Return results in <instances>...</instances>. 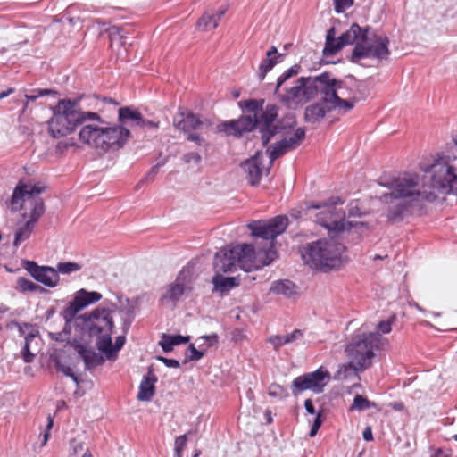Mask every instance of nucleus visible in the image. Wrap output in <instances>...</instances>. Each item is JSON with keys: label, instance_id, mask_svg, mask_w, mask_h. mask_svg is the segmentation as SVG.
<instances>
[{"label": "nucleus", "instance_id": "obj_37", "mask_svg": "<svg viewBox=\"0 0 457 457\" xmlns=\"http://www.w3.org/2000/svg\"><path fill=\"white\" fill-rule=\"evenodd\" d=\"M375 404L370 402L366 397L361 395H356L353 398V404L350 408L351 411H364L370 407H373Z\"/></svg>", "mask_w": 457, "mask_h": 457}, {"label": "nucleus", "instance_id": "obj_46", "mask_svg": "<svg viewBox=\"0 0 457 457\" xmlns=\"http://www.w3.org/2000/svg\"><path fill=\"white\" fill-rule=\"evenodd\" d=\"M187 435L179 436L175 440L174 457H182V452L187 445Z\"/></svg>", "mask_w": 457, "mask_h": 457}, {"label": "nucleus", "instance_id": "obj_25", "mask_svg": "<svg viewBox=\"0 0 457 457\" xmlns=\"http://www.w3.org/2000/svg\"><path fill=\"white\" fill-rule=\"evenodd\" d=\"M113 328L110 330H103L101 332H96L94 336H96V346L97 349L105 354L108 359L113 357V345L112 340V334Z\"/></svg>", "mask_w": 457, "mask_h": 457}, {"label": "nucleus", "instance_id": "obj_49", "mask_svg": "<svg viewBox=\"0 0 457 457\" xmlns=\"http://www.w3.org/2000/svg\"><path fill=\"white\" fill-rule=\"evenodd\" d=\"M335 5V12L337 13H342L346 9L350 8L353 4V0H333Z\"/></svg>", "mask_w": 457, "mask_h": 457}, {"label": "nucleus", "instance_id": "obj_64", "mask_svg": "<svg viewBox=\"0 0 457 457\" xmlns=\"http://www.w3.org/2000/svg\"><path fill=\"white\" fill-rule=\"evenodd\" d=\"M130 325H131V320H129L127 318H123L122 331L124 334H126L129 331Z\"/></svg>", "mask_w": 457, "mask_h": 457}, {"label": "nucleus", "instance_id": "obj_47", "mask_svg": "<svg viewBox=\"0 0 457 457\" xmlns=\"http://www.w3.org/2000/svg\"><path fill=\"white\" fill-rule=\"evenodd\" d=\"M187 351L189 352L187 355L189 361H199L204 355L205 349H196L194 344H190Z\"/></svg>", "mask_w": 457, "mask_h": 457}, {"label": "nucleus", "instance_id": "obj_44", "mask_svg": "<svg viewBox=\"0 0 457 457\" xmlns=\"http://www.w3.org/2000/svg\"><path fill=\"white\" fill-rule=\"evenodd\" d=\"M107 31L109 34L111 45H112L114 43V41H116V40H118L120 42V46H123L125 44V41H124L125 37L123 35H121L120 28H119L117 26H112V27L109 28L107 29Z\"/></svg>", "mask_w": 457, "mask_h": 457}, {"label": "nucleus", "instance_id": "obj_57", "mask_svg": "<svg viewBox=\"0 0 457 457\" xmlns=\"http://www.w3.org/2000/svg\"><path fill=\"white\" fill-rule=\"evenodd\" d=\"M126 342V337L124 335L119 336L116 337L115 344L113 345V356L116 355L117 352L120 351Z\"/></svg>", "mask_w": 457, "mask_h": 457}, {"label": "nucleus", "instance_id": "obj_58", "mask_svg": "<svg viewBox=\"0 0 457 457\" xmlns=\"http://www.w3.org/2000/svg\"><path fill=\"white\" fill-rule=\"evenodd\" d=\"M183 159L186 162H195V163H199L201 155L198 153H188L184 155Z\"/></svg>", "mask_w": 457, "mask_h": 457}, {"label": "nucleus", "instance_id": "obj_55", "mask_svg": "<svg viewBox=\"0 0 457 457\" xmlns=\"http://www.w3.org/2000/svg\"><path fill=\"white\" fill-rule=\"evenodd\" d=\"M348 215L350 217H360L361 215V212L358 206V202H351L348 208Z\"/></svg>", "mask_w": 457, "mask_h": 457}, {"label": "nucleus", "instance_id": "obj_42", "mask_svg": "<svg viewBox=\"0 0 457 457\" xmlns=\"http://www.w3.org/2000/svg\"><path fill=\"white\" fill-rule=\"evenodd\" d=\"M343 47L344 46L341 45L339 38L326 42L325 47L323 49V54L325 56L334 55Z\"/></svg>", "mask_w": 457, "mask_h": 457}, {"label": "nucleus", "instance_id": "obj_23", "mask_svg": "<svg viewBox=\"0 0 457 457\" xmlns=\"http://www.w3.org/2000/svg\"><path fill=\"white\" fill-rule=\"evenodd\" d=\"M157 377L153 371L149 370L142 378L139 385L137 399L139 401H150L155 394V383Z\"/></svg>", "mask_w": 457, "mask_h": 457}, {"label": "nucleus", "instance_id": "obj_5", "mask_svg": "<svg viewBox=\"0 0 457 457\" xmlns=\"http://www.w3.org/2000/svg\"><path fill=\"white\" fill-rule=\"evenodd\" d=\"M308 80L310 86L315 88L313 98L317 96L319 92L322 96L319 104L318 114H326V112L333 111L346 112L353 108L354 100L344 99L339 95V90L342 89L344 82L334 78L329 72L309 77Z\"/></svg>", "mask_w": 457, "mask_h": 457}, {"label": "nucleus", "instance_id": "obj_30", "mask_svg": "<svg viewBox=\"0 0 457 457\" xmlns=\"http://www.w3.org/2000/svg\"><path fill=\"white\" fill-rule=\"evenodd\" d=\"M74 297L85 308L89 304L98 302L102 298V295L96 291H87L82 288L76 293Z\"/></svg>", "mask_w": 457, "mask_h": 457}, {"label": "nucleus", "instance_id": "obj_43", "mask_svg": "<svg viewBox=\"0 0 457 457\" xmlns=\"http://www.w3.org/2000/svg\"><path fill=\"white\" fill-rule=\"evenodd\" d=\"M18 288L22 292H34L39 286L25 278H19L17 280Z\"/></svg>", "mask_w": 457, "mask_h": 457}, {"label": "nucleus", "instance_id": "obj_20", "mask_svg": "<svg viewBox=\"0 0 457 457\" xmlns=\"http://www.w3.org/2000/svg\"><path fill=\"white\" fill-rule=\"evenodd\" d=\"M262 164V156L260 153H256L253 157L247 159L241 164V167L246 173L247 179L252 186H256L260 182Z\"/></svg>", "mask_w": 457, "mask_h": 457}, {"label": "nucleus", "instance_id": "obj_32", "mask_svg": "<svg viewBox=\"0 0 457 457\" xmlns=\"http://www.w3.org/2000/svg\"><path fill=\"white\" fill-rule=\"evenodd\" d=\"M34 228L35 224L27 220L23 226L20 227L16 230L14 234L13 245L18 247L22 242L29 238Z\"/></svg>", "mask_w": 457, "mask_h": 457}, {"label": "nucleus", "instance_id": "obj_52", "mask_svg": "<svg viewBox=\"0 0 457 457\" xmlns=\"http://www.w3.org/2000/svg\"><path fill=\"white\" fill-rule=\"evenodd\" d=\"M452 451L446 448H430V457H451Z\"/></svg>", "mask_w": 457, "mask_h": 457}, {"label": "nucleus", "instance_id": "obj_1", "mask_svg": "<svg viewBox=\"0 0 457 457\" xmlns=\"http://www.w3.org/2000/svg\"><path fill=\"white\" fill-rule=\"evenodd\" d=\"M451 148L453 156L447 155L446 158L448 161L453 158V163L437 161L424 170L430 174L431 184H427L425 178L421 179L415 173L378 180L380 186L390 190L379 197L383 204H387L386 218L390 222H400L421 214L426 204L436 199V190L457 192V136Z\"/></svg>", "mask_w": 457, "mask_h": 457}, {"label": "nucleus", "instance_id": "obj_2", "mask_svg": "<svg viewBox=\"0 0 457 457\" xmlns=\"http://www.w3.org/2000/svg\"><path fill=\"white\" fill-rule=\"evenodd\" d=\"M295 116H239L237 120L223 122L221 130L228 135L241 136L244 132L257 129L263 146L277 134L282 139L267 149L270 163L287 152L298 148L305 139V129L295 128Z\"/></svg>", "mask_w": 457, "mask_h": 457}, {"label": "nucleus", "instance_id": "obj_54", "mask_svg": "<svg viewBox=\"0 0 457 457\" xmlns=\"http://www.w3.org/2000/svg\"><path fill=\"white\" fill-rule=\"evenodd\" d=\"M157 360L162 361L168 368L178 369L180 367L179 361L175 359H169L163 356H158Z\"/></svg>", "mask_w": 457, "mask_h": 457}, {"label": "nucleus", "instance_id": "obj_59", "mask_svg": "<svg viewBox=\"0 0 457 457\" xmlns=\"http://www.w3.org/2000/svg\"><path fill=\"white\" fill-rule=\"evenodd\" d=\"M305 122L311 123L313 125H318L321 122L322 119L325 118V116H304Z\"/></svg>", "mask_w": 457, "mask_h": 457}, {"label": "nucleus", "instance_id": "obj_6", "mask_svg": "<svg viewBox=\"0 0 457 457\" xmlns=\"http://www.w3.org/2000/svg\"><path fill=\"white\" fill-rule=\"evenodd\" d=\"M382 338L378 333H368L363 327L360 328L345 345V353L350 366L356 371H363L369 368L379 349Z\"/></svg>", "mask_w": 457, "mask_h": 457}, {"label": "nucleus", "instance_id": "obj_53", "mask_svg": "<svg viewBox=\"0 0 457 457\" xmlns=\"http://www.w3.org/2000/svg\"><path fill=\"white\" fill-rule=\"evenodd\" d=\"M268 342L273 345L275 350H278L279 347L286 345V342H284V336H271L269 337Z\"/></svg>", "mask_w": 457, "mask_h": 457}, {"label": "nucleus", "instance_id": "obj_17", "mask_svg": "<svg viewBox=\"0 0 457 457\" xmlns=\"http://www.w3.org/2000/svg\"><path fill=\"white\" fill-rule=\"evenodd\" d=\"M25 268L34 279L48 287H54L59 283V274L52 267L38 266L33 261H27Z\"/></svg>", "mask_w": 457, "mask_h": 457}, {"label": "nucleus", "instance_id": "obj_16", "mask_svg": "<svg viewBox=\"0 0 457 457\" xmlns=\"http://www.w3.org/2000/svg\"><path fill=\"white\" fill-rule=\"evenodd\" d=\"M81 317L87 322L91 336H94L96 332L110 330L114 328L112 311L105 308L96 309Z\"/></svg>", "mask_w": 457, "mask_h": 457}, {"label": "nucleus", "instance_id": "obj_51", "mask_svg": "<svg viewBox=\"0 0 457 457\" xmlns=\"http://www.w3.org/2000/svg\"><path fill=\"white\" fill-rule=\"evenodd\" d=\"M303 332L300 329H295L292 333L284 336V342L287 344L294 343L297 340L302 339Z\"/></svg>", "mask_w": 457, "mask_h": 457}, {"label": "nucleus", "instance_id": "obj_28", "mask_svg": "<svg viewBox=\"0 0 457 457\" xmlns=\"http://www.w3.org/2000/svg\"><path fill=\"white\" fill-rule=\"evenodd\" d=\"M188 341L189 337L162 334L159 341V345L162 347L164 353H170L173 350L174 346L186 344Z\"/></svg>", "mask_w": 457, "mask_h": 457}, {"label": "nucleus", "instance_id": "obj_21", "mask_svg": "<svg viewBox=\"0 0 457 457\" xmlns=\"http://www.w3.org/2000/svg\"><path fill=\"white\" fill-rule=\"evenodd\" d=\"M84 96L75 99L60 100L54 108V114H96L90 111H82L81 102Z\"/></svg>", "mask_w": 457, "mask_h": 457}, {"label": "nucleus", "instance_id": "obj_22", "mask_svg": "<svg viewBox=\"0 0 457 457\" xmlns=\"http://www.w3.org/2000/svg\"><path fill=\"white\" fill-rule=\"evenodd\" d=\"M212 283L213 285L212 292L219 293L220 295L228 294L233 288L240 284L237 277H224L221 272H216L212 277Z\"/></svg>", "mask_w": 457, "mask_h": 457}, {"label": "nucleus", "instance_id": "obj_48", "mask_svg": "<svg viewBox=\"0 0 457 457\" xmlns=\"http://www.w3.org/2000/svg\"><path fill=\"white\" fill-rule=\"evenodd\" d=\"M197 342H203L199 344V347L205 345L204 349H206L218 342V337L216 334L202 336L197 339Z\"/></svg>", "mask_w": 457, "mask_h": 457}, {"label": "nucleus", "instance_id": "obj_33", "mask_svg": "<svg viewBox=\"0 0 457 457\" xmlns=\"http://www.w3.org/2000/svg\"><path fill=\"white\" fill-rule=\"evenodd\" d=\"M265 101L264 99H249L238 102V105L243 112L257 114L263 112Z\"/></svg>", "mask_w": 457, "mask_h": 457}, {"label": "nucleus", "instance_id": "obj_11", "mask_svg": "<svg viewBox=\"0 0 457 457\" xmlns=\"http://www.w3.org/2000/svg\"><path fill=\"white\" fill-rule=\"evenodd\" d=\"M388 38L386 37L374 36L358 42L352 54V62H357L365 58H375L378 60L386 59L390 54L388 49Z\"/></svg>", "mask_w": 457, "mask_h": 457}, {"label": "nucleus", "instance_id": "obj_3", "mask_svg": "<svg viewBox=\"0 0 457 457\" xmlns=\"http://www.w3.org/2000/svg\"><path fill=\"white\" fill-rule=\"evenodd\" d=\"M79 131V140L99 154L115 152L126 145L130 136L128 127L140 126L154 129L157 123L146 120L144 116H119L118 123H109L100 116H87Z\"/></svg>", "mask_w": 457, "mask_h": 457}, {"label": "nucleus", "instance_id": "obj_10", "mask_svg": "<svg viewBox=\"0 0 457 457\" xmlns=\"http://www.w3.org/2000/svg\"><path fill=\"white\" fill-rule=\"evenodd\" d=\"M194 279L193 268L183 267L175 280L164 287L160 298L162 304L173 309L183 297L190 296L194 290Z\"/></svg>", "mask_w": 457, "mask_h": 457}, {"label": "nucleus", "instance_id": "obj_26", "mask_svg": "<svg viewBox=\"0 0 457 457\" xmlns=\"http://www.w3.org/2000/svg\"><path fill=\"white\" fill-rule=\"evenodd\" d=\"M226 11V8H221L215 12H205L198 21V29L204 31L214 29L218 26L219 21L225 14Z\"/></svg>", "mask_w": 457, "mask_h": 457}, {"label": "nucleus", "instance_id": "obj_60", "mask_svg": "<svg viewBox=\"0 0 457 457\" xmlns=\"http://www.w3.org/2000/svg\"><path fill=\"white\" fill-rule=\"evenodd\" d=\"M159 170V164L152 167V169L149 170V172L145 175L144 180H152L154 179V176L157 174Z\"/></svg>", "mask_w": 457, "mask_h": 457}, {"label": "nucleus", "instance_id": "obj_4", "mask_svg": "<svg viewBox=\"0 0 457 457\" xmlns=\"http://www.w3.org/2000/svg\"><path fill=\"white\" fill-rule=\"evenodd\" d=\"M345 251V245L334 239H319L300 248L302 259L306 265L325 272L342 265Z\"/></svg>", "mask_w": 457, "mask_h": 457}, {"label": "nucleus", "instance_id": "obj_45", "mask_svg": "<svg viewBox=\"0 0 457 457\" xmlns=\"http://www.w3.org/2000/svg\"><path fill=\"white\" fill-rule=\"evenodd\" d=\"M394 320H395V318L392 317L389 320H382V321L378 322V325L376 326V331H373L372 333H378L380 336V337L382 338V335L388 334L391 332L392 323H393Z\"/></svg>", "mask_w": 457, "mask_h": 457}, {"label": "nucleus", "instance_id": "obj_40", "mask_svg": "<svg viewBox=\"0 0 457 457\" xmlns=\"http://www.w3.org/2000/svg\"><path fill=\"white\" fill-rule=\"evenodd\" d=\"M81 269V266L77 262H59L57 264V273L62 274H71L76 271H79Z\"/></svg>", "mask_w": 457, "mask_h": 457}, {"label": "nucleus", "instance_id": "obj_15", "mask_svg": "<svg viewBox=\"0 0 457 457\" xmlns=\"http://www.w3.org/2000/svg\"><path fill=\"white\" fill-rule=\"evenodd\" d=\"M87 116H52L47 121L50 135L62 137L71 134L79 126L86 122Z\"/></svg>", "mask_w": 457, "mask_h": 457}, {"label": "nucleus", "instance_id": "obj_7", "mask_svg": "<svg viewBox=\"0 0 457 457\" xmlns=\"http://www.w3.org/2000/svg\"><path fill=\"white\" fill-rule=\"evenodd\" d=\"M260 264L256 261L254 248L249 244L228 245L215 253L213 267L216 272H231L239 268L246 272Z\"/></svg>", "mask_w": 457, "mask_h": 457}, {"label": "nucleus", "instance_id": "obj_61", "mask_svg": "<svg viewBox=\"0 0 457 457\" xmlns=\"http://www.w3.org/2000/svg\"><path fill=\"white\" fill-rule=\"evenodd\" d=\"M71 447L72 448L74 453H78L83 450L82 443L78 442L75 439L71 442Z\"/></svg>", "mask_w": 457, "mask_h": 457}, {"label": "nucleus", "instance_id": "obj_34", "mask_svg": "<svg viewBox=\"0 0 457 457\" xmlns=\"http://www.w3.org/2000/svg\"><path fill=\"white\" fill-rule=\"evenodd\" d=\"M58 93L55 90L53 89H42V88H36L32 89L30 91H25L24 97L26 99L24 108L27 107L28 104L29 102L36 101L38 97L46 96H57ZM23 112H25V109H23Z\"/></svg>", "mask_w": 457, "mask_h": 457}, {"label": "nucleus", "instance_id": "obj_62", "mask_svg": "<svg viewBox=\"0 0 457 457\" xmlns=\"http://www.w3.org/2000/svg\"><path fill=\"white\" fill-rule=\"evenodd\" d=\"M304 407L308 413L310 414H315V408L312 403V401L311 399H306L304 402Z\"/></svg>", "mask_w": 457, "mask_h": 457}, {"label": "nucleus", "instance_id": "obj_19", "mask_svg": "<svg viewBox=\"0 0 457 457\" xmlns=\"http://www.w3.org/2000/svg\"><path fill=\"white\" fill-rule=\"evenodd\" d=\"M88 105L95 104L96 105L100 104L99 111L102 112H117V114H141L142 111L138 108H133L129 106L121 107L120 104L111 98H103L100 100L96 96L88 97Z\"/></svg>", "mask_w": 457, "mask_h": 457}, {"label": "nucleus", "instance_id": "obj_13", "mask_svg": "<svg viewBox=\"0 0 457 457\" xmlns=\"http://www.w3.org/2000/svg\"><path fill=\"white\" fill-rule=\"evenodd\" d=\"M330 380V373L322 367L315 371L296 377L292 383L294 394L306 390H312L316 394L323 391V388Z\"/></svg>", "mask_w": 457, "mask_h": 457}, {"label": "nucleus", "instance_id": "obj_18", "mask_svg": "<svg viewBox=\"0 0 457 457\" xmlns=\"http://www.w3.org/2000/svg\"><path fill=\"white\" fill-rule=\"evenodd\" d=\"M20 331L25 335L24 345L21 350V356L26 363L33 361L37 352L38 351V345L40 338L38 337V330L26 324L24 327L20 328Z\"/></svg>", "mask_w": 457, "mask_h": 457}, {"label": "nucleus", "instance_id": "obj_31", "mask_svg": "<svg viewBox=\"0 0 457 457\" xmlns=\"http://www.w3.org/2000/svg\"><path fill=\"white\" fill-rule=\"evenodd\" d=\"M270 290L275 294L289 297L295 294V286L290 280H278L272 284Z\"/></svg>", "mask_w": 457, "mask_h": 457}, {"label": "nucleus", "instance_id": "obj_50", "mask_svg": "<svg viewBox=\"0 0 457 457\" xmlns=\"http://www.w3.org/2000/svg\"><path fill=\"white\" fill-rule=\"evenodd\" d=\"M322 422H323L322 414H321V412H318L313 422H312V428L310 429L309 436L311 437H313L317 435L318 430L320 429V428L322 425Z\"/></svg>", "mask_w": 457, "mask_h": 457}, {"label": "nucleus", "instance_id": "obj_63", "mask_svg": "<svg viewBox=\"0 0 457 457\" xmlns=\"http://www.w3.org/2000/svg\"><path fill=\"white\" fill-rule=\"evenodd\" d=\"M363 439L365 441H371L373 439L372 431L370 428H366L362 434Z\"/></svg>", "mask_w": 457, "mask_h": 457}, {"label": "nucleus", "instance_id": "obj_29", "mask_svg": "<svg viewBox=\"0 0 457 457\" xmlns=\"http://www.w3.org/2000/svg\"><path fill=\"white\" fill-rule=\"evenodd\" d=\"M174 125L184 132H190L197 129L202 122L199 116H175Z\"/></svg>", "mask_w": 457, "mask_h": 457}, {"label": "nucleus", "instance_id": "obj_35", "mask_svg": "<svg viewBox=\"0 0 457 457\" xmlns=\"http://www.w3.org/2000/svg\"><path fill=\"white\" fill-rule=\"evenodd\" d=\"M83 306L74 297V299L69 303V305L63 310L62 317L66 321V325H68L73 319L76 317L78 312L81 311Z\"/></svg>", "mask_w": 457, "mask_h": 457}, {"label": "nucleus", "instance_id": "obj_14", "mask_svg": "<svg viewBox=\"0 0 457 457\" xmlns=\"http://www.w3.org/2000/svg\"><path fill=\"white\" fill-rule=\"evenodd\" d=\"M288 226L287 216L279 215L267 221H252L247 225L252 235L263 239H275L281 235Z\"/></svg>", "mask_w": 457, "mask_h": 457}, {"label": "nucleus", "instance_id": "obj_41", "mask_svg": "<svg viewBox=\"0 0 457 457\" xmlns=\"http://www.w3.org/2000/svg\"><path fill=\"white\" fill-rule=\"evenodd\" d=\"M268 394L270 397L278 399H284L288 396L287 388L276 383L269 386Z\"/></svg>", "mask_w": 457, "mask_h": 457}, {"label": "nucleus", "instance_id": "obj_12", "mask_svg": "<svg viewBox=\"0 0 457 457\" xmlns=\"http://www.w3.org/2000/svg\"><path fill=\"white\" fill-rule=\"evenodd\" d=\"M308 79L309 77L299 78L294 86L287 88L285 93L279 94L280 102L288 108L295 109L313 99L315 88L310 86Z\"/></svg>", "mask_w": 457, "mask_h": 457}, {"label": "nucleus", "instance_id": "obj_36", "mask_svg": "<svg viewBox=\"0 0 457 457\" xmlns=\"http://www.w3.org/2000/svg\"><path fill=\"white\" fill-rule=\"evenodd\" d=\"M299 71H300V66L297 64H295V65L290 67L289 69H287V71H285L284 73L281 74L277 80L275 93L278 94L280 87L291 77L297 75L299 73Z\"/></svg>", "mask_w": 457, "mask_h": 457}, {"label": "nucleus", "instance_id": "obj_56", "mask_svg": "<svg viewBox=\"0 0 457 457\" xmlns=\"http://www.w3.org/2000/svg\"><path fill=\"white\" fill-rule=\"evenodd\" d=\"M55 367L58 371H61L67 377H71L73 373L72 369L70 366L62 364L60 361H55Z\"/></svg>", "mask_w": 457, "mask_h": 457}, {"label": "nucleus", "instance_id": "obj_38", "mask_svg": "<svg viewBox=\"0 0 457 457\" xmlns=\"http://www.w3.org/2000/svg\"><path fill=\"white\" fill-rule=\"evenodd\" d=\"M281 56V54L278 55V57ZM278 56H275L274 58H269V57H266L260 64L259 66V77H260V79L262 80L267 72L270 71L273 67L274 65L277 63V59Z\"/></svg>", "mask_w": 457, "mask_h": 457}, {"label": "nucleus", "instance_id": "obj_24", "mask_svg": "<svg viewBox=\"0 0 457 457\" xmlns=\"http://www.w3.org/2000/svg\"><path fill=\"white\" fill-rule=\"evenodd\" d=\"M78 353L85 362L87 370H91L95 367L100 366L104 362V358L99 353L95 352L91 348L84 345L78 346Z\"/></svg>", "mask_w": 457, "mask_h": 457}, {"label": "nucleus", "instance_id": "obj_9", "mask_svg": "<svg viewBox=\"0 0 457 457\" xmlns=\"http://www.w3.org/2000/svg\"><path fill=\"white\" fill-rule=\"evenodd\" d=\"M344 200L339 197H331L328 202L312 204L308 209H321L316 214V222L324 227L328 232H343L349 229L353 224L345 221V212L343 209H338L337 204H343Z\"/></svg>", "mask_w": 457, "mask_h": 457}, {"label": "nucleus", "instance_id": "obj_27", "mask_svg": "<svg viewBox=\"0 0 457 457\" xmlns=\"http://www.w3.org/2000/svg\"><path fill=\"white\" fill-rule=\"evenodd\" d=\"M367 35V30L362 29L358 24H353L350 29L343 33L338 38L343 46L362 41Z\"/></svg>", "mask_w": 457, "mask_h": 457}, {"label": "nucleus", "instance_id": "obj_8", "mask_svg": "<svg viewBox=\"0 0 457 457\" xmlns=\"http://www.w3.org/2000/svg\"><path fill=\"white\" fill-rule=\"evenodd\" d=\"M44 189L45 187L40 183L32 184L20 181L14 188L11 199L12 210L20 211L23 208L24 204L29 203L31 211L28 221L36 225L45 212L43 200L38 196Z\"/></svg>", "mask_w": 457, "mask_h": 457}, {"label": "nucleus", "instance_id": "obj_39", "mask_svg": "<svg viewBox=\"0 0 457 457\" xmlns=\"http://www.w3.org/2000/svg\"><path fill=\"white\" fill-rule=\"evenodd\" d=\"M255 255H256V261L260 264V266L256 267L254 270H258L263 266H267V265L270 264L273 262V260L276 258V251L273 250L272 247H270L267 251L259 252L258 253L259 256L265 257V259L263 261L259 260L256 253H255Z\"/></svg>", "mask_w": 457, "mask_h": 457}]
</instances>
